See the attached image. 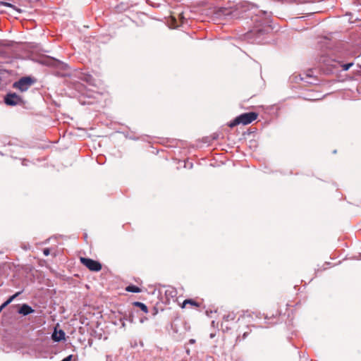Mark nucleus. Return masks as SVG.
Masks as SVG:
<instances>
[{
	"mask_svg": "<svg viewBox=\"0 0 361 361\" xmlns=\"http://www.w3.org/2000/svg\"><path fill=\"white\" fill-rule=\"evenodd\" d=\"M34 312L35 310H33L30 306H29L27 304H23L18 310V312L23 316L28 315L31 313H33Z\"/></svg>",
	"mask_w": 361,
	"mask_h": 361,
	"instance_id": "5",
	"label": "nucleus"
},
{
	"mask_svg": "<svg viewBox=\"0 0 361 361\" xmlns=\"http://www.w3.org/2000/svg\"><path fill=\"white\" fill-rule=\"evenodd\" d=\"M331 66H334V68H336V64H332Z\"/></svg>",
	"mask_w": 361,
	"mask_h": 361,
	"instance_id": "18",
	"label": "nucleus"
},
{
	"mask_svg": "<svg viewBox=\"0 0 361 361\" xmlns=\"http://www.w3.org/2000/svg\"><path fill=\"white\" fill-rule=\"evenodd\" d=\"M34 82L35 80H33L32 78L23 77L21 78L19 80L15 82L13 85V87L18 89L21 92H25L27 90Z\"/></svg>",
	"mask_w": 361,
	"mask_h": 361,
	"instance_id": "3",
	"label": "nucleus"
},
{
	"mask_svg": "<svg viewBox=\"0 0 361 361\" xmlns=\"http://www.w3.org/2000/svg\"><path fill=\"white\" fill-rule=\"evenodd\" d=\"M20 294V292H17L12 296H11L6 302H4L1 306L0 309L3 310L7 305H8L18 295Z\"/></svg>",
	"mask_w": 361,
	"mask_h": 361,
	"instance_id": "8",
	"label": "nucleus"
},
{
	"mask_svg": "<svg viewBox=\"0 0 361 361\" xmlns=\"http://www.w3.org/2000/svg\"><path fill=\"white\" fill-rule=\"evenodd\" d=\"M2 310L0 309V312H1Z\"/></svg>",
	"mask_w": 361,
	"mask_h": 361,
	"instance_id": "20",
	"label": "nucleus"
},
{
	"mask_svg": "<svg viewBox=\"0 0 361 361\" xmlns=\"http://www.w3.org/2000/svg\"><path fill=\"white\" fill-rule=\"evenodd\" d=\"M187 305H190L191 307H194V308H198L200 307V303L192 300V299L185 300L181 305V307L185 308Z\"/></svg>",
	"mask_w": 361,
	"mask_h": 361,
	"instance_id": "7",
	"label": "nucleus"
},
{
	"mask_svg": "<svg viewBox=\"0 0 361 361\" xmlns=\"http://www.w3.org/2000/svg\"><path fill=\"white\" fill-rule=\"evenodd\" d=\"M172 20L174 21V25H174V27H178V26H179V25H178V24L176 23V19H175L173 17H172Z\"/></svg>",
	"mask_w": 361,
	"mask_h": 361,
	"instance_id": "14",
	"label": "nucleus"
},
{
	"mask_svg": "<svg viewBox=\"0 0 361 361\" xmlns=\"http://www.w3.org/2000/svg\"><path fill=\"white\" fill-rule=\"evenodd\" d=\"M247 336V333H244L243 334V338H245Z\"/></svg>",
	"mask_w": 361,
	"mask_h": 361,
	"instance_id": "17",
	"label": "nucleus"
},
{
	"mask_svg": "<svg viewBox=\"0 0 361 361\" xmlns=\"http://www.w3.org/2000/svg\"><path fill=\"white\" fill-rule=\"evenodd\" d=\"M1 4H4V5H5V6H9V7H11V6H12V5H11V4H9V3H3V2H2Z\"/></svg>",
	"mask_w": 361,
	"mask_h": 361,
	"instance_id": "15",
	"label": "nucleus"
},
{
	"mask_svg": "<svg viewBox=\"0 0 361 361\" xmlns=\"http://www.w3.org/2000/svg\"><path fill=\"white\" fill-rule=\"evenodd\" d=\"M231 319H234V317H233V315H231Z\"/></svg>",
	"mask_w": 361,
	"mask_h": 361,
	"instance_id": "19",
	"label": "nucleus"
},
{
	"mask_svg": "<svg viewBox=\"0 0 361 361\" xmlns=\"http://www.w3.org/2000/svg\"><path fill=\"white\" fill-rule=\"evenodd\" d=\"M126 290L128 292H131V293H140L141 292V289L139 287L134 286V285L128 286L126 288Z\"/></svg>",
	"mask_w": 361,
	"mask_h": 361,
	"instance_id": "10",
	"label": "nucleus"
},
{
	"mask_svg": "<svg viewBox=\"0 0 361 361\" xmlns=\"http://www.w3.org/2000/svg\"><path fill=\"white\" fill-rule=\"evenodd\" d=\"M52 339L56 342H59L61 341L65 340V333L63 330H59V331H54L51 336Z\"/></svg>",
	"mask_w": 361,
	"mask_h": 361,
	"instance_id": "6",
	"label": "nucleus"
},
{
	"mask_svg": "<svg viewBox=\"0 0 361 361\" xmlns=\"http://www.w3.org/2000/svg\"><path fill=\"white\" fill-rule=\"evenodd\" d=\"M258 117V114L255 112H247L240 114L237 116L233 121L228 123L230 128H233L239 124L247 125L256 120Z\"/></svg>",
	"mask_w": 361,
	"mask_h": 361,
	"instance_id": "1",
	"label": "nucleus"
},
{
	"mask_svg": "<svg viewBox=\"0 0 361 361\" xmlns=\"http://www.w3.org/2000/svg\"><path fill=\"white\" fill-rule=\"evenodd\" d=\"M228 319H231V315H230V314H228V315L227 316V317H226V320H228Z\"/></svg>",
	"mask_w": 361,
	"mask_h": 361,
	"instance_id": "16",
	"label": "nucleus"
},
{
	"mask_svg": "<svg viewBox=\"0 0 361 361\" xmlns=\"http://www.w3.org/2000/svg\"><path fill=\"white\" fill-rule=\"evenodd\" d=\"M80 262L91 271L97 272L101 271L102 269V265L99 261L90 258L80 257Z\"/></svg>",
	"mask_w": 361,
	"mask_h": 361,
	"instance_id": "2",
	"label": "nucleus"
},
{
	"mask_svg": "<svg viewBox=\"0 0 361 361\" xmlns=\"http://www.w3.org/2000/svg\"><path fill=\"white\" fill-rule=\"evenodd\" d=\"M20 97L16 93L7 94L4 98V102L7 105L14 106L20 103Z\"/></svg>",
	"mask_w": 361,
	"mask_h": 361,
	"instance_id": "4",
	"label": "nucleus"
},
{
	"mask_svg": "<svg viewBox=\"0 0 361 361\" xmlns=\"http://www.w3.org/2000/svg\"><path fill=\"white\" fill-rule=\"evenodd\" d=\"M133 305L135 307H138L142 310L144 312L147 313L148 312L147 307L142 302H133Z\"/></svg>",
	"mask_w": 361,
	"mask_h": 361,
	"instance_id": "11",
	"label": "nucleus"
},
{
	"mask_svg": "<svg viewBox=\"0 0 361 361\" xmlns=\"http://www.w3.org/2000/svg\"><path fill=\"white\" fill-rule=\"evenodd\" d=\"M343 71H348L350 67L353 66V63H348L345 64H341Z\"/></svg>",
	"mask_w": 361,
	"mask_h": 361,
	"instance_id": "12",
	"label": "nucleus"
},
{
	"mask_svg": "<svg viewBox=\"0 0 361 361\" xmlns=\"http://www.w3.org/2000/svg\"><path fill=\"white\" fill-rule=\"evenodd\" d=\"M43 253H44V255L45 256H48V255H49V253H50V250H49V248H45V249H44V250H43Z\"/></svg>",
	"mask_w": 361,
	"mask_h": 361,
	"instance_id": "13",
	"label": "nucleus"
},
{
	"mask_svg": "<svg viewBox=\"0 0 361 361\" xmlns=\"http://www.w3.org/2000/svg\"><path fill=\"white\" fill-rule=\"evenodd\" d=\"M20 294V292H17L12 296H11L6 302H4L1 306L0 309L3 310L7 305H8L18 295Z\"/></svg>",
	"mask_w": 361,
	"mask_h": 361,
	"instance_id": "9",
	"label": "nucleus"
}]
</instances>
